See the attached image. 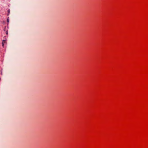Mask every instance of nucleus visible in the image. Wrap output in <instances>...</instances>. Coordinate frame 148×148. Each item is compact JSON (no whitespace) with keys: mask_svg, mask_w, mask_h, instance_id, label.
Segmentation results:
<instances>
[{"mask_svg":"<svg viewBox=\"0 0 148 148\" xmlns=\"http://www.w3.org/2000/svg\"><path fill=\"white\" fill-rule=\"evenodd\" d=\"M5 42V40H3L2 42V46L3 47H4V44Z\"/></svg>","mask_w":148,"mask_h":148,"instance_id":"f257e3e1","label":"nucleus"},{"mask_svg":"<svg viewBox=\"0 0 148 148\" xmlns=\"http://www.w3.org/2000/svg\"><path fill=\"white\" fill-rule=\"evenodd\" d=\"M10 9H9V10H8V15H9V14H10Z\"/></svg>","mask_w":148,"mask_h":148,"instance_id":"f03ea898","label":"nucleus"},{"mask_svg":"<svg viewBox=\"0 0 148 148\" xmlns=\"http://www.w3.org/2000/svg\"><path fill=\"white\" fill-rule=\"evenodd\" d=\"M7 21L8 23L9 22V19L8 18L7 19Z\"/></svg>","mask_w":148,"mask_h":148,"instance_id":"7ed1b4c3","label":"nucleus"},{"mask_svg":"<svg viewBox=\"0 0 148 148\" xmlns=\"http://www.w3.org/2000/svg\"><path fill=\"white\" fill-rule=\"evenodd\" d=\"M6 33L7 34H8V31H6Z\"/></svg>","mask_w":148,"mask_h":148,"instance_id":"20e7f679","label":"nucleus"}]
</instances>
